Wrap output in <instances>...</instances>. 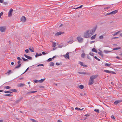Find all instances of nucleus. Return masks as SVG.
Masks as SVG:
<instances>
[{"label":"nucleus","mask_w":122,"mask_h":122,"mask_svg":"<svg viewBox=\"0 0 122 122\" xmlns=\"http://www.w3.org/2000/svg\"><path fill=\"white\" fill-rule=\"evenodd\" d=\"M88 31L87 30L86 31L84 34L83 37L85 38H88L90 37L91 36V35H90Z\"/></svg>","instance_id":"f257e3e1"},{"label":"nucleus","mask_w":122,"mask_h":122,"mask_svg":"<svg viewBox=\"0 0 122 122\" xmlns=\"http://www.w3.org/2000/svg\"><path fill=\"white\" fill-rule=\"evenodd\" d=\"M67 42L68 44H71L72 43L73 41V38L72 37H71L68 38L67 40Z\"/></svg>","instance_id":"f03ea898"},{"label":"nucleus","mask_w":122,"mask_h":122,"mask_svg":"<svg viewBox=\"0 0 122 122\" xmlns=\"http://www.w3.org/2000/svg\"><path fill=\"white\" fill-rule=\"evenodd\" d=\"M87 31H88L89 34H90V35H91H91L93 34L95 32V29L94 28H93L91 30H87Z\"/></svg>","instance_id":"7ed1b4c3"},{"label":"nucleus","mask_w":122,"mask_h":122,"mask_svg":"<svg viewBox=\"0 0 122 122\" xmlns=\"http://www.w3.org/2000/svg\"><path fill=\"white\" fill-rule=\"evenodd\" d=\"M76 39L77 40L78 42L80 43H81L83 42V38L81 37L80 36L77 37Z\"/></svg>","instance_id":"20e7f679"},{"label":"nucleus","mask_w":122,"mask_h":122,"mask_svg":"<svg viewBox=\"0 0 122 122\" xmlns=\"http://www.w3.org/2000/svg\"><path fill=\"white\" fill-rule=\"evenodd\" d=\"M6 30V27L5 26H1L0 27V30L1 32H5Z\"/></svg>","instance_id":"39448f33"},{"label":"nucleus","mask_w":122,"mask_h":122,"mask_svg":"<svg viewBox=\"0 0 122 122\" xmlns=\"http://www.w3.org/2000/svg\"><path fill=\"white\" fill-rule=\"evenodd\" d=\"M98 76L97 75H93L90 77V79H91L93 80H94V79H95Z\"/></svg>","instance_id":"423d86ee"},{"label":"nucleus","mask_w":122,"mask_h":122,"mask_svg":"<svg viewBox=\"0 0 122 122\" xmlns=\"http://www.w3.org/2000/svg\"><path fill=\"white\" fill-rule=\"evenodd\" d=\"M69 53L68 52H67L66 55H63V56L66 59L67 58L68 59H69Z\"/></svg>","instance_id":"0eeeda50"},{"label":"nucleus","mask_w":122,"mask_h":122,"mask_svg":"<svg viewBox=\"0 0 122 122\" xmlns=\"http://www.w3.org/2000/svg\"><path fill=\"white\" fill-rule=\"evenodd\" d=\"M13 11V9L11 8L10 9V11H9L8 14V17L12 15V13Z\"/></svg>","instance_id":"6e6552de"},{"label":"nucleus","mask_w":122,"mask_h":122,"mask_svg":"<svg viewBox=\"0 0 122 122\" xmlns=\"http://www.w3.org/2000/svg\"><path fill=\"white\" fill-rule=\"evenodd\" d=\"M21 21L22 22H25L26 20V19L24 16H22L20 19Z\"/></svg>","instance_id":"1a4fd4ad"},{"label":"nucleus","mask_w":122,"mask_h":122,"mask_svg":"<svg viewBox=\"0 0 122 122\" xmlns=\"http://www.w3.org/2000/svg\"><path fill=\"white\" fill-rule=\"evenodd\" d=\"M94 83V80H92L91 79H90L89 81V85H91L92 84Z\"/></svg>","instance_id":"9d476101"},{"label":"nucleus","mask_w":122,"mask_h":122,"mask_svg":"<svg viewBox=\"0 0 122 122\" xmlns=\"http://www.w3.org/2000/svg\"><path fill=\"white\" fill-rule=\"evenodd\" d=\"M25 84L24 83H20L17 85L18 87H23L25 86Z\"/></svg>","instance_id":"9b49d317"},{"label":"nucleus","mask_w":122,"mask_h":122,"mask_svg":"<svg viewBox=\"0 0 122 122\" xmlns=\"http://www.w3.org/2000/svg\"><path fill=\"white\" fill-rule=\"evenodd\" d=\"M24 56L25 57L31 60L32 59V58L31 57L28 56L25 54H24Z\"/></svg>","instance_id":"f8f14e48"},{"label":"nucleus","mask_w":122,"mask_h":122,"mask_svg":"<svg viewBox=\"0 0 122 122\" xmlns=\"http://www.w3.org/2000/svg\"><path fill=\"white\" fill-rule=\"evenodd\" d=\"M99 51L100 52H98V54L101 56L102 57H103V55L102 54V52L100 50H99Z\"/></svg>","instance_id":"ddd939ff"},{"label":"nucleus","mask_w":122,"mask_h":122,"mask_svg":"<svg viewBox=\"0 0 122 122\" xmlns=\"http://www.w3.org/2000/svg\"><path fill=\"white\" fill-rule=\"evenodd\" d=\"M62 32H61L60 31L59 32H58L56 33L55 34V36H57L61 35V34H62Z\"/></svg>","instance_id":"4468645a"},{"label":"nucleus","mask_w":122,"mask_h":122,"mask_svg":"<svg viewBox=\"0 0 122 122\" xmlns=\"http://www.w3.org/2000/svg\"><path fill=\"white\" fill-rule=\"evenodd\" d=\"M118 12V10H115L111 12V14H114L116 13H117Z\"/></svg>","instance_id":"2eb2a0df"},{"label":"nucleus","mask_w":122,"mask_h":122,"mask_svg":"<svg viewBox=\"0 0 122 122\" xmlns=\"http://www.w3.org/2000/svg\"><path fill=\"white\" fill-rule=\"evenodd\" d=\"M79 64L81 66H83L86 67H87V66L86 65H84L83 62H79Z\"/></svg>","instance_id":"dca6fc26"},{"label":"nucleus","mask_w":122,"mask_h":122,"mask_svg":"<svg viewBox=\"0 0 122 122\" xmlns=\"http://www.w3.org/2000/svg\"><path fill=\"white\" fill-rule=\"evenodd\" d=\"M22 97H21L17 100L15 102V103H18L22 99Z\"/></svg>","instance_id":"f3484780"},{"label":"nucleus","mask_w":122,"mask_h":122,"mask_svg":"<svg viewBox=\"0 0 122 122\" xmlns=\"http://www.w3.org/2000/svg\"><path fill=\"white\" fill-rule=\"evenodd\" d=\"M56 46V43L55 42H53V43L52 45V47H55ZM56 48H53V50H54L55 49H56Z\"/></svg>","instance_id":"a211bd4d"},{"label":"nucleus","mask_w":122,"mask_h":122,"mask_svg":"<svg viewBox=\"0 0 122 122\" xmlns=\"http://www.w3.org/2000/svg\"><path fill=\"white\" fill-rule=\"evenodd\" d=\"M13 73L12 71H11V70H9L8 72L5 73L6 74H7L8 75H9L11 73Z\"/></svg>","instance_id":"6ab92c4d"},{"label":"nucleus","mask_w":122,"mask_h":122,"mask_svg":"<svg viewBox=\"0 0 122 122\" xmlns=\"http://www.w3.org/2000/svg\"><path fill=\"white\" fill-rule=\"evenodd\" d=\"M96 34H95V35L92 36L91 38V40H93L96 37Z\"/></svg>","instance_id":"aec40b11"},{"label":"nucleus","mask_w":122,"mask_h":122,"mask_svg":"<svg viewBox=\"0 0 122 122\" xmlns=\"http://www.w3.org/2000/svg\"><path fill=\"white\" fill-rule=\"evenodd\" d=\"M78 72L80 74H87L86 72H79L78 71Z\"/></svg>","instance_id":"412c9836"},{"label":"nucleus","mask_w":122,"mask_h":122,"mask_svg":"<svg viewBox=\"0 0 122 122\" xmlns=\"http://www.w3.org/2000/svg\"><path fill=\"white\" fill-rule=\"evenodd\" d=\"M21 63L20 64H18V65L15 68V69L21 67Z\"/></svg>","instance_id":"4be33fe9"},{"label":"nucleus","mask_w":122,"mask_h":122,"mask_svg":"<svg viewBox=\"0 0 122 122\" xmlns=\"http://www.w3.org/2000/svg\"><path fill=\"white\" fill-rule=\"evenodd\" d=\"M42 55V54L41 53H40L39 54H38L37 53H36V55H35V57H37V56H41Z\"/></svg>","instance_id":"5701e85b"},{"label":"nucleus","mask_w":122,"mask_h":122,"mask_svg":"<svg viewBox=\"0 0 122 122\" xmlns=\"http://www.w3.org/2000/svg\"><path fill=\"white\" fill-rule=\"evenodd\" d=\"M120 32V31H118L117 32H116L114 34H112V35L113 36H115L117 35L119 32Z\"/></svg>","instance_id":"b1692460"},{"label":"nucleus","mask_w":122,"mask_h":122,"mask_svg":"<svg viewBox=\"0 0 122 122\" xmlns=\"http://www.w3.org/2000/svg\"><path fill=\"white\" fill-rule=\"evenodd\" d=\"M92 51L93 52H95L97 53V51L95 49V48H93L92 49Z\"/></svg>","instance_id":"393cba45"},{"label":"nucleus","mask_w":122,"mask_h":122,"mask_svg":"<svg viewBox=\"0 0 122 122\" xmlns=\"http://www.w3.org/2000/svg\"><path fill=\"white\" fill-rule=\"evenodd\" d=\"M29 50L31 52H33L34 51V49L33 47H30L29 48Z\"/></svg>","instance_id":"a878e982"},{"label":"nucleus","mask_w":122,"mask_h":122,"mask_svg":"<svg viewBox=\"0 0 122 122\" xmlns=\"http://www.w3.org/2000/svg\"><path fill=\"white\" fill-rule=\"evenodd\" d=\"M111 65V64H108L107 63H106L105 64V66H110Z\"/></svg>","instance_id":"bb28decb"},{"label":"nucleus","mask_w":122,"mask_h":122,"mask_svg":"<svg viewBox=\"0 0 122 122\" xmlns=\"http://www.w3.org/2000/svg\"><path fill=\"white\" fill-rule=\"evenodd\" d=\"M10 91L12 92H17V90L14 89H11Z\"/></svg>","instance_id":"cd10ccee"},{"label":"nucleus","mask_w":122,"mask_h":122,"mask_svg":"<svg viewBox=\"0 0 122 122\" xmlns=\"http://www.w3.org/2000/svg\"><path fill=\"white\" fill-rule=\"evenodd\" d=\"M75 109L76 110H82L83 109H84V108H82L81 109L79 108L76 107L75 108Z\"/></svg>","instance_id":"c85d7f7f"},{"label":"nucleus","mask_w":122,"mask_h":122,"mask_svg":"<svg viewBox=\"0 0 122 122\" xmlns=\"http://www.w3.org/2000/svg\"><path fill=\"white\" fill-rule=\"evenodd\" d=\"M112 51H108L107 50H104V52L106 53H108V52H110Z\"/></svg>","instance_id":"c756f323"},{"label":"nucleus","mask_w":122,"mask_h":122,"mask_svg":"<svg viewBox=\"0 0 122 122\" xmlns=\"http://www.w3.org/2000/svg\"><path fill=\"white\" fill-rule=\"evenodd\" d=\"M104 72L107 73H110V71L107 70H104Z\"/></svg>","instance_id":"7c9ffc66"},{"label":"nucleus","mask_w":122,"mask_h":122,"mask_svg":"<svg viewBox=\"0 0 122 122\" xmlns=\"http://www.w3.org/2000/svg\"><path fill=\"white\" fill-rule=\"evenodd\" d=\"M45 79H41L40 80H39V82L41 83H42L45 80Z\"/></svg>","instance_id":"2f4dec72"},{"label":"nucleus","mask_w":122,"mask_h":122,"mask_svg":"<svg viewBox=\"0 0 122 122\" xmlns=\"http://www.w3.org/2000/svg\"><path fill=\"white\" fill-rule=\"evenodd\" d=\"M36 92V91H30L28 92L27 93H34L35 92Z\"/></svg>","instance_id":"473e14b6"},{"label":"nucleus","mask_w":122,"mask_h":122,"mask_svg":"<svg viewBox=\"0 0 122 122\" xmlns=\"http://www.w3.org/2000/svg\"><path fill=\"white\" fill-rule=\"evenodd\" d=\"M84 87V86L82 85H80L79 86V87L80 89H82Z\"/></svg>","instance_id":"72a5a7b5"},{"label":"nucleus","mask_w":122,"mask_h":122,"mask_svg":"<svg viewBox=\"0 0 122 122\" xmlns=\"http://www.w3.org/2000/svg\"><path fill=\"white\" fill-rule=\"evenodd\" d=\"M54 65V64L53 62H51L50 64V66H53Z\"/></svg>","instance_id":"f704fd0d"},{"label":"nucleus","mask_w":122,"mask_h":122,"mask_svg":"<svg viewBox=\"0 0 122 122\" xmlns=\"http://www.w3.org/2000/svg\"><path fill=\"white\" fill-rule=\"evenodd\" d=\"M4 95L5 96H8L10 97H11L12 96V95L10 94H5Z\"/></svg>","instance_id":"c9c22d12"},{"label":"nucleus","mask_w":122,"mask_h":122,"mask_svg":"<svg viewBox=\"0 0 122 122\" xmlns=\"http://www.w3.org/2000/svg\"><path fill=\"white\" fill-rule=\"evenodd\" d=\"M22 58L23 60V61H28L27 59H25L24 57H22Z\"/></svg>","instance_id":"e433bc0d"},{"label":"nucleus","mask_w":122,"mask_h":122,"mask_svg":"<svg viewBox=\"0 0 122 122\" xmlns=\"http://www.w3.org/2000/svg\"><path fill=\"white\" fill-rule=\"evenodd\" d=\"M118 103H119L117 100L115 101L114 102V104L116 105Z\"/></svg>","instance_id":"4c0bfd02"},{"label":"nucleus","mask_w":122,"mask_h":122,"mask_svg":"<svg viewBox=\"0 0 122 122\" xmlns=\"http://www.w3.org/2000/svg\"><path fill=\"white\" fill-rule=\"evenodd\" d=\"M85 55V54L84 53H82L81 54V57L83 58H84Z\"/></svg>","instance_id":"58836bf2"},{"label":"nucleus","mask_w":122,"mask_h":122,"mask_svg":"<svg viewBox=\"0 0 122 122\" xmlns=\"http://www.w3.org/2000/svg\"><path fill=\"white\" fill-rule=\"evenodd\" d=\"M94 111H95L96 112L99 113V109H95L94 110Z\"/></svg>","instance_id":"ea45409f"},{"label":"nucleus","mask_w":122,"mask_h":122,"mask_svg":"<svg viewBox=\"0 0 122 122\" xmlns=\"http://www.w3.org/2000/svg\"><path fill=\"white\" fill-rule=\"evenodd\" d=\"M4 92L5 93H12V92L10 91H4Z\"/></svg>","instance_id":"a19ab883"},{"label":"nucleus","mask_w":122,"mask_h":122,"mask_svg":"<svg viewBox=\"0 0 122 122\" xmlns=\"http://www.w3.org/2000/svg\"><path fill=\"white\" fill-rule=\"evenodd\" d=\"M121 49L120 47H117V48H113V50H118V49Z\"/></svg>","instance_id":"79ce46f5"},{"label":"nucleus","mask_w":122,"mask_h":122,"mask_svg":"<svg viewBox=\"0 0 122 122\" xmlns=\"http://www.w3.org/2000/svg\"><path fill=\"white\" fill-rule=\"evenodd\" d=\"M34 81L36 83L38 82H39V81H38V80H34Z\"/></svg>","instance_id":"37998d69"},{"label":"nucleus","mask_w":122,"mask_h":122,"mask_svg":"<svg viewBox=\"0 0 122 122\" xmlns=\"http://www.w3.org/2000/svg\"><path fill=\"white\" fill-rule=\"evenodd\" d=\"M5 88L7 89H9L11 87L10 86H6L5 87Z\"/></svg>","instance_id":"c03bdc74"},{"label":"nucleus","mask_w":122,"mask_h":122,"mask_svg":"<svg viewBox=\"0 0 122 122\" xmlns=\"http://www.w3.org/2000/svg\"><path fill=\"white\" fill-rule=\"evenodd\" d=\"M99 38L100 39H103V36L102 35L99 36Z\"/></svg>","instance_id":"a18cd8bd"},{"label":"nucleus","mask_w":122,"mask_h":122,"mask_svg":"<svg viewBox=\"0 0 122 122\" xmlns=\"http://www.w3.org/2000/svg\"><path fill=\"white\" fill-rule=\"evenodd\" d=\"M52 60V58H50L48 59L47 60L48 61H51Z\"/></svg>","instance_id":"49530a36"},{"label":"nucleus","mask_w":122,"mask_h":122,"mask_svg":"<svg viewBox=\"0 0 122 122\" xmlns=\"http://www.w3.org/2000/svg\"><path fill=\"white\" fill-rule=\"evenodd\" d=\"M30 67L28 68L27 69H26V70L22 74H23L24 73H25V72H26L29 69V67Z\"/></svg>","instance_id":"de8ad7c7"},{"label":"nucleus","mask_w":122,"mask_h":122,"mask_svg":"<svg viewBox=\"0 0 122 122\" xmlns=\"http://www.w3.org/2000/svg\"><path fill=\"white\" fill-rule=\"evenodd\" d=\"M30 120L31 121L33 122H36L37 121L35 120L34 119H31Z\"/></svg>","instance_id":"09e8293b"},{"label":"nucleus","mask_w":122,"mask_h":122,"mask_svg":"<svg viewBox=\"0 0 122 122\" xmlns=\"http://www.w3.org/2000/svg\"><path fill=\"white\" fill-rule=\"evenodd\" d=\"M89 54L91 56H94V54L92 52H90L89 53Z\"/></svg>","instance_id":"8fccbe9b"},{"label":"nucleus","mask_w":122,"mask_h":122,"mask_svg":"<svg viewBox=\"0 0 122 122\" xmlns=\"http://www.w3.org/2000/svg\"><path fill=\"white\" fill-rule=\"evenodd\" d=\"M111 118L113 120H114L115 119V118L113 115H112L111 116Z\"/></svg>","instance_id":"3c124183"},{"label":"nucleus","mask_w":122,"mask_h":122,"mask_svg":"<svg viewBox=\"0 0 122 122\" xmlns=\"http://www.w3.org/2000/svg\"><path fill=\"white\" fill-rule=\"evenodd\" d=\"M82 5H81L80 6L78 7L77 8H74V9H76L78 8H80L81 7H82Z\"/></svg>","instance_id":"603ef678"},{"label":"nucleus","mask_w":122,"mask_h":122,"mask_svg":"<svg viewBox=\"0 0 122 122\" xmlns=\"http://www.w3.org/2000/svg\"><path fill=\"white\" fill-rule=\"evenodd\" d=\"M17 59L19 60L22 61V60L20 58V57H17Z\"/></svg>","instance_id":"864d4df0"},{"label":"nucleus","mask_w":122,"mask_h":122,"mask_svg":"<svg viewBox=\"0 0 122 122\" xmlns=\"http://www.w3.org/2000/svg\"><path fill=\"white\" fill-rule=\"evenodd\" d=\"M110 7H105L104 8V9L106 10V9H109L110 8Z\"/></svg>","instance_id":"5fc2aeb1"},{"label":"nucleus","mask_w":122,"mask_h":122,"mask_svg":"<svg viewBox=\"0 0 122 122\" xmlns=\"http://www.w3.org/2000/svg\"><path fill=\"white\" fill-rule=\"evenodd\" d=\"M25 52L26 53H28L29 52V51L28 49H26L25 50Z\"/></svg>","instance_id":"6e6d98bb"},{"label":"nucleus","mask_w":122,"mask_h":122,"mask_svg":"<svg viewBox=\"0 0 122 122\" xmlns=\"http://www.w3.org/2000/svg\"><path fill=\"white\" fill-rule=\"evenodd\" d=\"M110 73H112V74H115V72L112 71H110Z\"/></svg>","instance_id":"4d7b16f0"},{"label":"nucleus","mask_w":122,"mask_h":122,"mask_svg":"<svg viewBox=\"0 0 122 122\" xmlns=\"http://www.w3.org/2000/svg\"><path fill=\"white\" fill-rule=\"evenodd\" d=\"M39 87L40 88H44V87L43 86H39Z\"/></svg>","instance_id":"13d9d810"},{"label":"nucleus","mask_w":122,"mask_h":122,"mask_svg":"<svg viewBox=\"0 0 122 122\" xmlns=\"http://www.w3.org/2000/svg\"><path fill=\"white\" fill-rule=\"evenodd\" d=\"M44 66V65H43V64H39V65H38L37 66Z\"/></svg>","instance_id":"bf43d9fd"},{"label":"nucleus","mask_w":122,"mask_h":122,"mask_svg":"<svg viewBox=\"0 0 122 122\" xmlns=\"http://www.w3.org/2000/svg\"><path fill=\"white\" fill-rule=\"evenodd\" d=\"M8 3L7 2H4V4L5 5H6Z\"/></svg>","instance_id":"052dcab7"},{"label":"nucleus","mask_w":122,"mask_h":122,"mask_svg":"<svg viewBox=\"0 0 122 122\" xmlns=\"http://www.w3.org/2000/svg\"><path fill=\"white\" fill-rule=\"evenodd\" d=\"M17 63L18 64H20V60L18 61Z\"/></svg>","instance_id":"680f3d73"},{"label":"nucleus","mask_w":122,"mask_h":122,"mask_svg":"<svg viewBox=\"0 0 122 122\" xmlns=\"http://www.w3.org/2000/svg\"><path fill=\"white\" fill-rule=\"evenodd\" d=\"M3 13L2 12H1L0 13V17H1V15H3Z\"/></svg>","instance_id":"e2e57ef3"},{"label":"nucleus","mask_w":122,"mask_h":122,"mask_svg":"<svg viewBox=\"0 0 122 122\" xmlns=\"http://www.w3.org/2000/svg\"><path fill=\"white\" fill-rule=\"evenodd\" d=\"M42 54L43 55L46 54V53H45V52H42Z\"/></svg>","instance_id":"0e129e2a"},{"label":"nucleus","mask_w":122,"mask_h":122,"mask_svg":"<svg viewBox=\"0 0 122 122\" xmlns=\"http://www.w3.org/2000/svg\"><path fill=\"white\" fill-rule=\"evenodd\" d=\"M4 2L3 0H0V2L1 3H3Z\"/></svg>","instance_id":"69168bd1"},{"label":"nucleus","mask_w":122,"mask_h":122,"mask_svg":"<svg viewBox=\"0 0 122 122\" xmlns=\"http://www.w3.org/2000/svg\"><path fill=\"white\" fill-rule=\"evenodd\" d=\"M117 101H118L119 103L120 102H122V100H117Z\"/></svg>","instance_id":"338daca9"},{"label":"nucleus","mask_w":122,"mask_h":122,"mask_svg":"<svg viewBox=\"0 0 122 122\" xmlns=\"http://www.w3.org/2000/svg\"><path fill=\"white\" fill-rule=\"evenodd\" d=\"M89 114H87L86 115H85V116H86V117H88V116H89Z\"/></svg>","instance_id":"774afa93"}]
</instances>
